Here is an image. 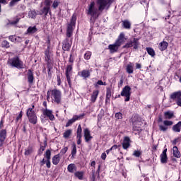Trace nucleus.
<instances>
[{
	"label": "nucleus",
	"instance_id": "obj_1",
	"mask_svg": "<svg viewBox=\"0 0 181 181\" xmlns=\"http://www.w3.org/2000/svg\"><path fill=\"white\" fill-rule=\"evenodd\" d=\"M47 101L60 104L62 103V92L57 89L49 90L47 93Z\"/></svg>",
	"mask_w": 181,
	"mask_h": 181
},
{
	"label": "nucleus",
	"instance_id": "obj_2",
	"mask_svg": "<svg viewBox=\"0 0 181 181\" xmlns=\"http://www.w3.org/2000/svg\"><path fill=\"white\" fill-rule=\"evenodd\" d=\"M96 1L98 11H100V12H103L104 9L107 10L110 6H111V4L112 2H114V0H96Z\"/></svg>",
	"mask_w": 181,
	"mask_h": 181
},
{
	"label": "nucleus",
	"instance_id": "obj_3",
	"mask_svg": "<svg viewBox=\"0 0 181 181\" xmlns=\"http://www.w3.org/2000/svg\"><path fill=\"white\" fill-rule=\"evenodd\" d=\"M35 108V105H32V107H30L27 110V117L29 119V122L30 124H33L34 125L37 123V117L36 116V113L33 109Z\"/></svg>",
	"mask_w": 181,
	"mask_h": 181
},
{
	"label": "nucleus",
	"instance_id": "obj_4",
	"mask_svg": "<svg viewBox=\"0 0 181 181\" xmlns=\"http://www.w3.org/2000/svg\"><path fill=\"white\" fill-rule=\"evenodd\" d=\"M76 21H77V17L76 15H73L71 23L68 24L66 28V36L67 37H71L73 36V32L74 30V28H76Z\"/></svg>",
	"mask_w": 181,
	"mask_h": 181
},
{
	"label": "nucleus",
	"instance_id": "obj_5",
	"mask_svg": "<svg viewBox=\"0 0 181 181\" xmlns=\"http://www.w3.org/2000/svg\"><path fill=\"white\" fill-rule=\"evenodd\" d=\"M88 15H90L94 19H97L100 16V13H98V8L95 7V3L92 2L89 4L88 7Z\"/></svg>",
	"mask_w": 181,
	"mask_h": 181
},
{
	"label": "nucleus",
	"instance_id": "obj_6",
	"mask_svg": "<svg viewBox=\"0 0 181 181\" xmlns=\"http://www.w3.org/2000/svg\"><path fill=\"white\" fill-rule=\"evenodd\" d=\"M8 64L11 66V67H16L17 69H23V62L19 60L18 57L9 59Z\"/></svg>",
	"mask_w": 181,
	"mask_h": 181
},
{
	"label": "nucleus",
	"instance_id": "obj_7",
	"mask_svg": "<svg viewBox=\"0 0 181 181\" xmlns=\"http://www.w3.org/2000/svg\"><path fill=\"white\" fill-rule=\"evenodd\" d=\"M120 95H122V97H126L124 101H129V98L131 97V87L128 86H125L122 89Z\"/></svg>",
	"mask_w": 181,
	"mask_h": 181
},
{
	"label": "nucleus",
	"instance_id": "obj_8",
	"mask_svg": "<svg viewBox=\"0 0 181 181\" xmlns=\"http://www.w3.org/2000/svg\"><path fill=\"white\" fill-rule=\"evenodd\" d=\"M134 47V49H138V46H139V42L138 40L134 38L133 41H129L124 46H123V49H128L129 47Z\"/></svg>",
	"mask_w": 181,
	"mask_h": 181
},
{
	"label": "nucleus",
	"instance_id": "obj_9",
	"mask_svg": "<svg viewBox=\"0 0 181 181\" xmlns=\"http://www.w3.org/2000/svg\"><path fill=\"white\" fill-rule=\"evenodd\" d=\"M125 40H127V39H125V35L124 33H121L115 43L119 47L125 43Z\"/></svg>",
	"mask_w": 181,
	"mask_h": 181
},
{
	"label": "nucleus",
	"instance_id": "obj_10",
	"mask_svg": "<svg viewBox=\"0 0 181 181\" xmlns=\"http://www.w3.org/2000/svg\"><path fill=\"white\" fill-rule=\"evenodd\" d=\"M72 71H73V66H71V65H68L66 69L65 74H66V80H67L69 84H70V83H71L70 77H71Z\"/></svg>",
	"mask_w": 181,
	"mask_h": 181
},
{
	"label": "nucleus",
	"instance_id": "obj_11",
	"mask_svg": "<svg viewBox=\"0 0 181 181\" xmlns=\"http://www.w3.org/2000/svg\"><path fill=\"white\" fill-rule=\"evenodd\" d=\"M5 139H6V130L3 129L0 131V148L4 146Z\"/></svg>",
	"mask_w": 181,
	"mask_h": 181
},
{
	"label": "nucleus",
	"instance_id": "obj_12",
	"mask_svg": "<svg viewBox=\"0 0 181 181\" xmlns=\"http://www.w3.org/2000/svg\"><path fill=\"white\" fill-rule=\"evenodd\" d=\"M83 134L86 142H90V141L93 139V136H91V133L90 132V130L88 129H84Z\"/></svg>",
	"mask_w": 181,
	"mask_h": 181
},
{
	"label": "nucleus",
	"instance_id": "obj_13",
	"mask_svg": "<svg viewBox=\"0 0 181 181\" xmlns=\"http://www.w3.org/2000/svg\"><path fill=\"white\" fill-rule=\"evenodd\" d=\"M82 117H84V115H75L73 117L72 119H69L68 121V122L66 124V127H70V125H71V124H74V122H76V121L80 119V118H82Z\"/></svg>",
	"mask_w": 181,
	"mask_h": 181
},
{
	"label": "nucleus",
	"instance_id": "obj_14",
	"mask_svg": "<svg viewBox=\"0 0 181 181\" xmlns=\"http://www.w3.org/2000/svg\"><path fill=\"white\" fill-rule=\"evenodd\" d=\"M43 115L46 117H48V118L50 119V121H54V115H53V112L52 110L45 109L43 111Z\"/></svg>",
	"mask_w": 181,
	"mask_h": 181
},
{
	"label": "nucleus",
	"instance_id": "obj_15",
	"mask_svg": "<svg viewBox=\"0 0 181 181\" xmlns=\"http://www.w3.org/2000/svg\"><path fill=\"white\" fill-rule=\"evenodd\" d=\"M166 152H168V149H165L160 156L161 163H168V155Z\"/></svg>",
	"mask_w": 181,
	"mask_h": 181
},
{
	"label": "nucleus",
	"instance_id": "obj_16",
	"mask_svg": "<svg viewBox=\"0 0 181 181\" xmlns=\"http://www.w3.org/2000/svg\"><path fill=\"white\" fill-rule=\"evenodd\" d=\"M119 48V47L118 45H117V44L115 42L112 45H109V46H108V49H109L110 53H115V52H118Z\"/></svg>",
	"mask_w": 181,
	"mask_h": 181
},
{
	"label": "nucleus",
	"instance_id": "obj_17",
	"mask_svg": "<svg viewBox=\"0 0 181 181\" xmlns=\"http://www.w3.org/2000/svg\"><path fill=\"white\" fill-rule=\"evenodd\" d=\"M70 47H71V44L69 42V39H66L62 45V49L64 51L70 50Z\"/></svg>",
	"mask_w": 181,
	"mask_h": 181
},
{
	"label": "nucleus",
	"instance_id": "obj_18",
	"mask_svg": "<svg viewBox=\"0 0 181 181\" xmlns=\"http://www.w3.org/2000/svg\"><path fill=\"white\" fill-rule=\"evenodd\" d=\"M130 142L131 140L129 139V137H125L122 143L123 149H127L129 148L131 145Z\"/></svg>",
	"mask_w": 181,
	"mask_h": 181
},
{
	"label": "nucleus",
	"instance_id": "obj_19",
	"mask_svg": "<svg viewBox=\"0 0 181 181\" xmlns=\"http://www.w3.org/2000/svg\"><path fill=\"white\" fill-rule=\"evenodd\" d=\"M37 32V28L36 26H30L28 28L27 31L25 33V35H33V33H36Z\"/></svg>",
	"mask_w": 181,
	"mask_h": 181
},
{
	"label": "nucleus",
	"instance_id": "obj_20",
	"mask_svg": "<svg viewBox=\"0 0 181 181\" xmlns=\"http://www.w3.org/2000/svg\"><path fill=\"white\" fill-rule=\"evenodd\" d=\"M100 91L98 90H94L91 95L90 101L91 103H95L97 98L98 97Z\"/></svg>",
	"mask_w": 181,
	"mask_h": 181
},
{
	"label": "nucleus",
	"instance_id": "obj_21",
	"mask_svg": "<svg viewBox=\"0 0 181 181\" xmlns=\"http://www.w3.org/2000/svg\"><path fill=\"white\" fill-rule=\"evenodd\" d=\"M181 97V91H177V92H174L170 95V98L172 100H179Z\"/></svg>",
	"mask_w": 181,
	"mask_h": 181
},
{
	"label": "nucleus",
	"instance_id": "obj_22",
	"mask_svg": "<svg viewBox=\"0 0 181 181\" xmlns=\"http://www.w3.org/2000/svg\"><path fill=\"white\" fill-rule=\"evenodd\" d=\"M79 75L84 79L88 78L90 77V71L88 70H83L79 73Z\"/></svg>",
	"mask_w": 181,
	"mask_h": 181
},
{
	"label": "nucleus",
	"instance_id": "obj_23",
	"mask_svg": "<svg viewBox=\"0 0 181 181\" xmlns=\"http://www.w3.org/2000/svg\"><path fill=\"white\" fill-rule=\"evenodd\" d=\"M127 73L132 74L134 73V64L129 63L126 67Z\"/></svg>",
	"mask_w": 181,
	"mask_h": 181
},
{
	"label": "nucleus",
	"instance_id": "obj_24",
	"mask_svg": "<svg viewBox=\"0 0 181 181\" xmlns=\"http://www.w3.org/2000/svg\"><path fill=\"white\" fill-rule=\"evenodd\" d=\"M158 47L161 50V52H163V50H166V49H168V42L166 41L161 42L159 44Z\"/></svg>",
	"mask_w": 181,
	"mask_h": 181
},
{
	"label": "nucleus",
	"instance_id": "obj_25",
	"mask_svg": "<svg viewBox=\"0 0 181 181\" xmlns=\"http://www.w3.org/2000/svg\"><path fill=\"white\" fill-rule=\"evenodd\" d=\"M173 154L175 158H180V152H179L177 146L173 148Z\"/></svg>",
	"mask_w": 181,
	"mask_h": 181
},
{
	"label": "nucleus",
	"instance_id": "obj_26",
	"mask_svg": "<svg viewBox=\"0 0 181 181\" xmlns=\"http://www.w3.org/2000/svg\"><path fill=\"white\" fill-rule=\"evenodd\" d=\"M59 162H60V155L57 154L52 158V163L53 165H59Z\"/></svg>",
	"mask_w": 181,
	"mask_h": 181
},
{
	"label": "nucleus",
	"instance_id": "obj_27",
	"mask_svg": "<svg viewBox=\"0 0 181 181\" xmlns=\"http://www.w3.org/2000/svg\"><path fill=\"white\" fill-rule=\"evenodd\" d=\"M180 130H181V122H179L177 124H176L173 127V131H174V132H180Z\"/></svg>",
	"mask_w": 181,
	"mask_h": 181
},
{
	"label": "nucleus",
	"instance_id": "obj_28",
	"mask_svg": "<svg viewBox=\"0 0 181 181\" xmlns=\"http://www.w3.org/2000/svg\"><path fill=\"white\" fill-rule=\"evenodd\" d=\"M28 83H30V84H32V83H33V73H32V71L29 70L28 73Z\"/></svg>",
	"mask_w": 181,
	"mask_h": 181
},
{
	"label": "nucleus",
	"instance_id": "obj_29",
	"mask_svg": "<svg viewBox=\"0 0 181 181\" xmlns=\"http://www.w3.org/2000/svg\"><path fill=\"white\" fill-rule=\"evenodd\" d=\"M68 172H70V173H73L76 170V165L75 164H69L67 167Z\"/></svg>",
	"mask_w": 181,
	"mask_h": 181
},
{
	"label": "nucleus",
	"instance_id": "obj_30",
	"mask_svg": "<svg viewBox=\"0 0 181 181\" xmlns=\"http://www.w3.org/2000/svg\"><path fill=\"white\" fill-rule=\"evenodd\" d=\"M76 177H78L79 180H83V176H84V173L81 171H77L74 173Z\"/></svg>",
	"mask_w": 181,
	"mask_h": 181
},
{
	"label": "nucleus",
	"instance_id": "obj_31",
	"mask_svg": "<svg viewBox=\"0 0 181 181\" xmlns=\"http://www.w3.org/2000/svg\"><path fill=\"white\" fill-rule=\"evenodd\" d=\"M41 166H43V165H46L47 168H48V169H49L50 166H51V163H50V160H45V158L42 159V160L41 161Z\"/></svg>",
	"mask_w": 181,
	"mask_h": 181
},
{
	"label": "nucleus",
	"instance_id": "obj_32",
	"mask_svg": "<svg viewBox=\"0 0 181 181\" xmlns=\"http://www.w3.org/2000/svg\"><path fill=\"white\" fill-rule=\"evenodd\" d=\"M45 60L48 62V63H50V62H52V55L50 54V52L47 50L45 51Z\"/></svg>",
	"mask_w": 181,
	"mask_h": 181
},
{
	"label": "nucleus",
	"instance_id": "obj_33",
	"mask_svg": "<svg viewBox=\"0 0 181 181\" xmlns=\"http://www.w3.org/2000/svg\"><path fill=\"white\" fill-rule=\"evenodd\" d=\"M45 60L48 62V63H50V62H52V55L50 54V52L47 50L45 51Z\"/></svg>",
	"mask_w": 181,
	"mask_h": 181
},
{
	"label": "nucleus",
	"instance_id": "obj_34",
	"mask_svg": "<svg viewBox=\"0 0 181 181\" xmlns=\"http://www.w3.org/2000/svg\"><path fill=\"white\" fill-rule=\"evenodd\" d=\"M122 25L125 29H130L131 28V23L128 21V20H125L122 21Z\"/></svg>",
	"mask_w": 181,
	"mask_h": 181
},
{
	"label": "nucleus",
	"instance_id": "obj_35",
	"mask_svg": "<svg viewBox=\"0 0 181 181\" xmlns=\"http://www.w3.org/2000/svg\"><path fill=\"white\" fill-rule=\"evenodd\" d=\"M81 132H83V129H81V124H79L78 126V129H77V138H82L83 135L81 134Z\"/></svg>",
	"mask_w": 181,
	"mask_h": 181
},
{
	"label": "nucleus",
	"instance_id": "obj_36",
	"mask_svg": "<svg viewBox=\"0 0 181 181\" xmlns=\"http://www.w3.org/2000/svg\"><path fill=\"white\" fill-rule=\"evenodd\" d=\"M52 156V152L50 150H47L45 153V160H50V158Z\"/></svg>",
	"mask_w": 181,
	"mask_h": 181
},
{
	"label": "nucleus",
	"instance_id": "obj_37",
	"mask_svg": "<svg viewBox=\"0 0 181 181\" xmlns=\"http://www.w3.org/2000/svg\"><path fill=\"white\" fill-rule=\"evenodd\" d=\"M164 115L165 117V118H167L168 119H170L173 117V112H165L164 113Z\"/></svg>",
	"mask_w": 181,
	"mask_h": 181
},
{
	"label": "nucleus",
	"instance_id": "obj_38",
	"mask_svg": "<svg viewBox=\"0 0 181 181\" xmlns=\"http://www.w3.org/2000/svg\"><path fill=\"white\" fill-rule=\"evenodd\" d=\"M111 98V89H107L106 93V103H110Z\"/></svg>",
	"mask_w": 181,
	"mask_h": 181
},
{
	"label": "nucleus",
	"instance_id": "obj_39",
	"mask_svg": "<svg viewBox=\"0 0 181 181\" xmlns=\"http://www.w3.org/2000/svg\"><path fill=\"white\" fill-rule=\"evenodd\" d=\"M146 51L148 52V54L151 56V57H153V56H155V50H153V49L152 48H146Z\"/></svg>",
	"mask_w": 181,
	"mask_h": 181
},
{
	"label": "nucleus",
	"instance_id": "obj_40",
	"mask_svg": "<svg viewBox=\"0 0 181 181\" xmlns=\"http://www.w3.org/2000/svg\"><path fill=\"white\" fill-rule=\"evenodd\" d=\"M84 59H85V60H90V59H91V52L87 51L84 54Z\"/></svg>",
	"mask_w": 181,
	"mask_h": 181
},
{
	"label": "nucleus",
	"instance_id": "obj_41",
	"mask_svg": "<svg viewBox=\"0 0 181 181\" xmlns=\"http://www.w3.org/2000/svg\"><path fill=\"white\" fill-rule=\"evenodd\" d=\"M32 152H33V150L32 149V147H28V148H26L25 150V153L24 154L26 156H29V155L30 153H32Z\"/></svg>",
	"mask_w": 181,
	"mask_h": 181
},
{
	"label": "nucleus",
	"instance_id": "obj_42",
	"mask_svg": "<svg viewBox=\"0 0 181 181\" xmlns=\"http://www.w3.org/2000/svg\"><path fill=\"white\" fill-rule=\"evenodd\" d=\"M50 11V7L45 6L42 8V13L44 15H47L49 13V11Z\"/></svg>",
	"mask_w": 181,
	"mask_h": 181
},
{
	"label": "nucleus",
	"instance_id": "obj_43",
	"mask_svg": "<svg viewBox=\"0 0 181 181\" xmlns=\"http://www.w3.org/2000/svg\"><path fill=\"white\" fill-rule=\"evenodd\" d=\"M71 129H69V130H66L64 133V138H69V136H70L71 135Z\"/></svg>",
	"mask_w": 181,
	"mask_h": 181
},
{
	"label": "nucleus",
	"instance_id": "obj_44",
	"mask_svg": "<svg viewBox=\"0 0 181 181\" xmlns=\"http://www.w3.org/2000/svg\"><path fill=\"white\" fill-rule=\"evenodd\" d=\"M36 11H30L29 13H28V16L30 18H32L33 19H35V18H36Z\"/></svg>",
	"mask_w": 181,
	"mask_h": 181
},
{
	"label": "nucleus",
	"instance_id": "obj_45",
	"mask_svg": "<svg viewBox=\"0 0 181 181\" xmlns=\"http://www.w3.org/2000/svg\"><path fill=\"white\" fill-rule=\"evenodd\" d=\"M163 124L166 127H170V126L173 125V122L169 121V120H165L163 122Z\"/></svg>",
	"mask_w": 181,
	"mask_h": 181
},
{
	"label": "nucleus",
	"instance_id": "obj_46",
	"mask_svg": "<svg viewBox=\"0 0 181 181\" xmlns=\"http://www.w3.org/2000/svg\"><path fill=\"white\" fill-rule=\"evenodd\" d=\"M59 4L60 1H59L58 0H54L52 4V8H54V9H56V8H57V6H59Z\"/></svg>",
	"mask_w": 181,
	"mask_h": 181
},
{
	"label": "nucleus",
	"instance_id": "obj_47",
	"mask_svg": "<svg viewBox=\"0 0 181 181\" xmlns=\"http://www.w3.org/2000/svg\"><path fill=\"white\" fill-rule=\"evenodd\" d=\"M98 86H107L105 82H103V81H98V82L95 84V87H98Z\"/></svg>",
	"mask_w": 181,
	"mask_h": 181
},
{
	"label": "nucleus",
	"instance_id": "obj_48",
	"mask_svg": "<svg viewBox=\"0 0 181 181\" xmlns=\"http://www.w3.org/2000/svg\"><path fill=\"white\" fill-rule=\"evenodd\" d=\"M44 4L45 6L50 8V5H52V0H45Z\"/></svg>",
	"mask_w": 181,
	"mask_h": 181
},
{
	"label": "nucleus",
	"instance_id": "obj_49",
	"mask_svg": "<svg viewBox=\"0 0 181 181\" xmlns=\"http://www.w3.org/2000/svg\"><path fill=\"white\" fill-rule=\"evenodd\" d=\"M116 119H122V113L121 112H117L115 115Z\"/></svg>",
	"mask_w": 181,
	"mask_h": 181
},
{
	"label": "nucleus",
	"instance_id": "obj_50",
	"mask_svg": "<svg viewBox=\"0 0 181 181\" xmlns=\"http://www.w3.org/2000/svg\"><path fill=\"white\" fill-rule=\"evenodd\" d=\"M159 129L163 131V132H165V131H168V127L160 124Z\"/></svg>",
	"mask_w": 181,
	"mask_h": 181
},
{
	"label": "nucleus",
	"instance_id": "obj_51",
	"mask_svg": "<svg viewBox=\"0 0 181 181\" xmlns=\"http://www.w3.org/2000/svg\"><path fill=\"white\" fill-rule=\"evenodd\" d=\"M76 153H77V148H76V144H74L73 148H72V151H71V154L72 155H76Z\"/></svg>",
	"mask_w": 181,
	"mask_h": 181
},
{
	"label": "nucleus",
	"instance_id": "obj_52",
	"mask_svg": "<svg viewBox=\"0 0 181 181\" xmlns=\"http://www.w3.org/2000/svg\"><path fill=\"white\" fill-rule=\"evenodd\" d=\"M19 39V37H16L15 36L13 35H11L9 37V40L11 41V42H16V40H18Z\"/></svg>",
	"mask_w": 181,
	"mask_h": 181
},
{
	"label": "nucleus",
	"instance_id": "obj_53",
	"mask_svg": "<svg viewBox=\"0 0 181 181\" xmlns=\"http://www.w3.org/2000/svg\"><path fill=\"white\" fill-rule=\"evenodd\" d=\"M134 156H136V158H139L141 156V152L139 151H135L133 153Z\"/></svg>",
	"mask_w": 181,
	"mask_h": 181
},
{
	"label": "nucleus",
	"instance_id": "obj_54",
	"mask_svg": "<svg viewBox=\"0 0 181 181\" xmlns=\"http://www.w3.org/2000/svg\"><path fill=\"white\" fill-rule=\"evenodd\" d=\"M68 149L69 148L67 147H65V148H62L61 150L60 153H62V155H64V153H66V152H67Z\"/></svg>",
	"mask_w": 181,
	"mask_h": 181
},
{
	"label": "nucleus",
	"instance_id": "obj_55",
	"mask_svg": "<svg viewBox=\"0 0 181 181\" xmlns=\"http://www.w3.org/2000/svg\"><path fill=\"white\" fill-rule=\"evenodd\" d=\"M19 1H21V0H12L10 2V6H13V5H15L16 4V2H19Z\"/></svg>",
	"mask_w": 181,
	"mask_h": 181
},
{
	"label": "nucleus",
	"instance_id": "obj_56",
	"mask_svg": "<svg viewBox=\"0 0 181 181\" xmlns=\"http://www.w3.org/2000/svg\"><path fill=\"white\" fill-rule=\"evenodd\" d=\"M2 46H4V47H8L9 46V43L7 42V41H3Z\"/></svg>",
	"mask_w": 181,
	"mask_h": 181
},
{
	"label": "nucleus",
	"instance_id": "obj_57",
	"mask_svg": "<svg viewBox=\"0 0 181 181\" xmlns=\"http://www.w3.org/2000/svg\"><path fill=\"white\" fill-rule=\"evenodd\" d=\"M106 158H107V153H103L101 154V159H103V160H105Z\"/></svg>",
	"mask_w": 181,
	"mask_h": 181
},
{
	"label": "nucleus",
	"instance_id": "obj_58",
	"mask_svg": "<svg viewBox=\"0 0 181 181\" xmlns=\"http://www.w3.org/2000/svg\"><path fill=\"white\" fill-rule=\"evenodd\" d=\"M176 103H177V105H179V107H181V98L176 100Z\"/></svg>",
	"mask_w": 181,
	"mask_h": 181
},
{
	"label": "nucleus",
	"instance_id": "obj_59",
	"mask_svg": "<svg viewBox=\"0 0 181 181\" xmlns=\"http://www.w3.org/2000/svg\"><path fill=\"white\" fill-rule=\"evenodd\" d=\"M22 115H23L22 112H21L16 118V121H19V119H21V118H22Z\"/></svg>",
	"mask_w": 181,
	"mask_h": 181
},
{
	"label": "nucleus",
	"instance_id": "obj_60",
	"mask_svg": "<svg viewBox=\"0 0 181 181\" xmlns=\"http://www.w3.org/2000/svg\"><path fill=\"white\" fill-rule=\"evenodd\" d=\"M118 148L117 145H114L110 148V151H115Z\"/></svg>",
	"mask_w": 181,
	"mask_h": 181
},
{
	"label": "nucleus",
	"instance_id": "obj_61",
	"mask_svg": "<svg viewBox=\"0 0 181 181\" xmlns=\"http://www.w3.org/2000/svg\"><path fill=\"white\" fill-rule=\"evenodd\" d=\"M77 138V144L80 145L81 144V137H76Z\"/></svg>",
	"mask_w": 181,
	"mask_h": 181
},
{
	"label": "nucleus",
	"instance_id": "obj_62",
	"mask_svg": "<svg viewBox=\"0 0 181 181\" xmlns=\"http://www.w3.org/2000/svg\"><path fill=\"white\" fill-rule=\"evenodd\" d=\"M142 67V66L141 65V64H136V69H141Z\"/></svg>",
	"mask_w": 181,
	"mask_h": 181
},
{
	"label": "nucleus",
	"instance_id": "obj_63",
	"mask_svg": "<svg viewBox=\"0 0 181 181\" xmlns=\"http://www.w3.org/2000/svg\"><path fill=\"white\" fill-rule=\"evenodd\" d=\"M4 128V120H1L0 122V129Z\"/></svg>",
	"mask_w": 181,
	"mask_h": 181
},
{
	"label": "nucleus",
	"instance_id": "obj_64",
	"mask_svg": "<svg viewBox=\"0 0 181 181\" xmlns=\"http://www.w3.org/2000/svg\"><path fill=\"white\" fill-rule=\"evenodd\" d=\"M91 166H95V161H92L90 163Z\"/></svg>",
	"mask_w": 181,
	"mask_h": 181
}]
</instances>
